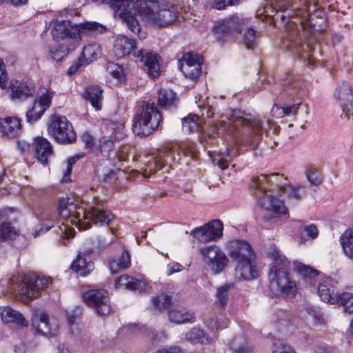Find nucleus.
Wrapping results in <instances>:
<instances>
[{
    "label": "nucleus",
    "mask_w": 353,
    "mask_h": 353,
    "mask_svg": "<svg viewBox=\"0 0 353 353\" xmlns=\"http://www.w3.org/2000/svg\"><path fill=\"white\" fill-rule=\"evenodd\" d=\"M76 210V204L70 202L69 199H61L59 205V214L63 219H70V211Z\"/></svg>",
    "instance_id": "nucleus-43"
},
{
    "label": "nucleus",
    "mask_w": 353,
    "mask_h": 353,
    "mask_svg": "<svg viewBox=\"0 0 353 353\" xmlns=\"http://www.w3.org/2000/svg\"><path fill=\"white\" fill-rule=\"evenodd\" d=\"M179 148L181 152L183 153L185 156L193 158L196 154V145L195 143L190 141H185L181 142Z\"/></svg>",
    "instance_id": "nucleus-53"
},
{
    "label": "nucleus",
    "mask_w": 353,
    "mask_h": 353,
    "mask_svg": "<svg viewBox=\"0 0 353 353\" xmlns=\"http://www.w3.org/2000/svg\"><path fill=\"white\" fill-rule=\"evenodd\" d=\"M109 4L125 23L128 28L139 38H145L137 19L139 15L150 23L159 27L171 25L176 18V9L170 0H92Z\"/></svg>",
    "instance_id": "nucleus-1"
},
{
    "label": "nucleus",
    "mask_w": 353,
    "mask_h": 353,
    "mask_svg": "<svg viewBox=\"0 0 353 353\" xmlns=\"http://www.w3.org/2000/svg\"><path fill=\"white\" fill-rule=\"evenodd\" d=\"M229 122L227 123L225 121H221L223 127L229 128L232 125L237 127L239 125H246L251 128L252 132L248 138V142L253 149H254L259 143L261 139L263 128L261 121L258 118H252L250 115L244 116L241 114L239 110H233L232 114L228 119Z\"/></svg>",
    "instance_id": "nucleus-7"
},
{
    "label": "nucleus",
    "mask_w": 353,
    "mask_h": 353,
    "mask_svg": "<svg viewBox=\"0 0 353 353\" xmlns=\"http://www.w3.org/2000/svg\"><path fill=\"white\" fill-rule=\"evenodd\" d=\"M80 313L81 310L79 308H77L75 310L72 311L71 312H67V321L71 327L75 325Z\"/></svg>",
    "instance_id": "nucleus-60"
},
{
    "label": "nucleus",
    "mask_w": 353,
    "mask_h": 353,
    "mask_svg": "<svg viewBox=\"0 0 353 353\" xmlns=\"http://www.w3.org/2000/svg\"><path fill=\"white\" fill-rule=\"evenodd\" d=\"M306 176L312 185H319L323 182L321 172L316 168H310L306 171Z\"/></svg>",
    "instance_id": "nucleus-51"
},
{
    "label": "nucleus",
    "mask_w": 353,
    "mask_h": 353,
    "mask_svg": "<svg viewBox=\"0 0 353 353\" xmlns=\"http://www.w3.org/2000/svg\"><path fill=\"white\" fill-rule=\"evenodd\" d=\"M35 157L43 165L48 163V158L52 155L53 150L51 143L43 137H36L34 141Z\"/></svg>",
    "instance_id": "nucleus-22"
},
{
    "label": "nucleus",
    "mask_w": 353,
    "mask_h": 353,
    "mask_svg": "<svg viewBox=\"0 0 353 353\" xmlns=\"http://www.w3.org/2000/svg\"><path fill=\"white\" fill-rule=\"evenodd\" d=\"M336 303L343 307L345 312L353 313V294L343 292L339 294Z\"/></svg>",
    "instance_id": "nucleus-41"
},
{
    "label": "nucleus",
    "mask_w": 353,
    "mask_h": 353,
    "mask_svg": "<svg viewBox=\"0 0 353 353\" xmlns=\"http://www.w3.org/2000/svg\"><path fill=\"white\" fill-rule=\"evenodd\" d=\"M83 298L86 304L99 315L108 314L111 311L110 298L105 290H90L83 294Z\"/></svg>",
    "instance_id": "nucleus-11"
},
{
    "label": "nucleus",
    "mask_w": 353,
    "mask_h": 353,
    "mask_svg": "<svg viewBox=\"0 0 353 353\" xmlns=\"http://www.w3.org/2000/svg\"><path fill=\"white\" fill-rule=\"evenodd\" d=\"M296 14H297V9L295 10V15H296L295 17H293V16L290 17V15H288V17H290V19L288 21V33L285 36V39L283 41V43L288 50L293 52L295 54H301L302 52H303L305 50H307L309 48V46H304L303 44V37H304V35H303V30L301 27H299L298 28H294L295 30L296 33H295V36L294 37L293 40L296 41V42H294V45L298 46L299 47L300 46L299 50L297 49L296 50L293 48L288 47L287 45V43H286L287 40H288V37H289L290 34V24L291 21H295L299 24V20H297L296 19L297 18L300 19V16L297 15Z\"/></svg>",
    "instance_id": "nucleus-24"
},
{
    "label": "nucleus",
    "mask_w": 353,
    "mask_h": 353,
    "mask_svg": "<svg viewBox=\"0 0 353 353\" xmlns=\"http://www.w3.org/2000/svg\"><path fill=\"white\" fill-rule=\"evenodd\" d=\"M48 132L59 143L70 144L77 140V134L72 123L65 116L58 114L50 116Z\"/></svg>",
    "instance_id": "nucleus-6"
},
{
    "label": "nucleus",
    "mask_w": 353,
    "mask_h": 353,
    "mask_svg": "<svg viewBox=\"0 0 353 353\" xmlns=\"http://www.w3.org/2000/svg\"><path fill=\"white\" fill-rule=\"evenodd\" d=\"M130 256L127 250H124L118 259H112L110 261L109 266L112 273L115 274L119 270H125L130 265Z\"/></svg>",
    "instance_id": "nucleus-35"
},
{
    "label": "nucleus",
    "mask_w": 353,
    "mask_h": 353,
    "mask_svg": "<svg viewBox=\"0 0 353 353\" xmlns=\"http://www.w3.org/2000/svg\"><path fill=\"white\" fill-rule=\"evenodd\" d=\"M81 139L87 148L92 149L95 145L94 138L87 132L81 135Z\"/></svg>",
    "instance_id": "nucleus-59"
},
{
    "label": "nucleus",
    "mask_w": 353,
    "mask_h": 353,
    "mask_svg": "<svg viewBox=\"0 0 353 353\" xmlns=\"http://www.w3.org/2000/svg\"><path fill=\"white\" fill-rule=\"evenodd\" d=\"M172 302V298L165 294L157 295L152 299V303L155 308L161 310L168 307Z\"/></svg>",
    "instance_id": "nucleus-49"
},
{
    "label": "nucleus",
    "mask_w": 353,
    "mask_h": 353,
    "mask_svg": "<svg viewBox=\"0 0 353 353\" xmlns=\"http://www.w3.org/2000/svg\"><path fill=\"white\" fill-rule=\"evenodd\" d=\"M335 96L345 117L347 119L351 117L353 118V90L351 85L346 81L341 82L336 88Z\"/></svg>",
    "instance_id": "nucleus-12"
},
{
    "label": "nucleus",
    "mask_w": 353,
    "mask_h": 353,
    "mask_svg": "<svg viewBox=\"0 0 353 353\" xmlns=\"http://www.w3.org/2000/svg\"><path fill=\"white\" fill-rule=\"evenodd\" d=\"M102 93L103 90L100 87L91 85L85 89L83 97L86 101H90L96 110H100L103 99Z\"/></svg>",
    "instance_id": "nucleus-28"
},
{
    "label": "nucleus",
    "mask_w": 353,
    "mask_h": 353,
    "mask_svg": "<svg viewBox=\"0 0 353 353\" xmlns=\"http://www.w3.org/2000/svg\"><path fill=\"white\" fill-rule=\"evenodd\" d=\"M199 117L196 114H189L187 117L183 119L182 125L183 128L191 132L198 129L199 127Z\"/></svg>",
    "instance_id": "nucleus-46"
},
{
    "label": "nucleus",
    "mask_w": 353,
    "mask_h": 353,
    "mask_svg": "<svg viewBox=\"0 0 353 353\" xmlns=\"http://www.w3.org/2000/svg\"><path fill=\"white\" fill-rule=\"evenodd\" d=\"M75 28L78 29V34L83 33H101L105 30V28L103 25L97 22H85L79 24Z\"/></svg>",
    "instance_id": "nucleus-39"
},
{
    "label": "nucleus",
    "mask_w": 353,
    "mask_h": 353,
    "mask_svg": "<svg viewBox=\"0 0 353 353\" xmlns=\"http://www.w3.org/2000/svg\"><path fill=\"white\" fill-rule=\"evenodd\" d=\"M303 232H305V235L303 233L300 234V241L301 243L308 240H314L317 237L319 234L317 228L314 224L303 226Z\"/></svg>",
    "instance_id": "nucleus-47"
},
{
    "label": "nucleus",
    "mask_w": 353,
    "mask_h": 353,
    "mask_svg": "<svg viewBox=\"0 0 353 353\" xmlns=\"http://www.w3.org/2000/svg\"><path fill=\"white\" fill-rule=\"evenodd\" d=\"M168 318L170 322L181 324L191 322L194 315L183 307L173 306L168 310Z\"/></svg>",
    "instance_id": "nucleus-27"
},
{
    "label": "nucleus",
    "mask_w": 353,
    "mask_h": 353,
    "mask_svg": "<svg viewBox=\"0 0 353 353\" xmlns=\"http://www.w3.org/2000/svg\"><path fill=\"white\" fill-rule=\"evenodd\" d=\"M107 70L114 78L119 81L124 78L123 69L119 64L114 63H109L107 66Z\"/></svg>",
    "instance_id": "nucleus-56"
},
{
    "label": "nucleus",
    "mask_w": 353,
    "mask_h": 353,
    "mask_svg": "<svg viewBox=\"0 0 353 353\" xmlns=\"http://www.w3.org/2000/svg\"><path fill=\"white\" fill-rule=\"evenodd\" d=\"M268 255L274 261V265L270 268L269 273L271 290L274 293H293L296 285L288 276V268L290 262L284 255L274 248L269 252Z\"/></svg>",
    "instance_id": "nucleus-3"
},
{
    "label": "nucleus",
    "mask_w": 353,
    "mask_h": 353,
    "mask_svg": "<svg viewBox=\"0 0 353 353\" xmlns=\"http://www.w3.org/2000/svg\"><path fill=\"white\" fill-rule=\"evenodd\" d=\"M254 259H250L236 263L234 276L236 280H250L259 276Z\"/></svg>",
    "instance_id": "nucleus-20"
},
{
    "label": "nucleus",
    "mask_w": 353,
    "mask_h": 353,
    "mask_svg": "<svg viewBox=\"0 0 353 353\" xmlns=\"http://www.w3.org/2000/svg\"><path fill=\"white\" fill-rule=\"evenodd\" d=\"M261 206L267 210L272 211L276 214H285L287 213V208L282 201L270 196L268 198H263L260 201Z\"/></svg>",
    "instance_id": "nucleus-31"
},
{
    "label": "nucleus",
    "mask_w": 353,
    "mask_h": 353,
    "mask_svg": "<svg viewBox=\"0 0 353 353\" xmlns=\"http://www.w3.org/2000/svg\"><path fill=\"white\" fill-rule=\"evenodd\" d=\"M231 287L232 285H225L217 290L216 297L221 307H224L228 301L229 290Z\"/></svg>",
    "instance_id": "nucleus-55"
},
{
    "label": "nucleus",
    "mask_w": 353,
    "mask_h": 353,
    "mask_svg": "<svg viewBox=\"0 0 353 353\" xmlns=\"http://www.w3.org/2000/svg\"><path fill=\"white\" fill-rule=\"evenodd\" d=\"M201 63V59L198 54L186 53L180 62V70L187 78L196 80L200 77Z\"/></svg>",
    "instance_id": "nucleus-15"
},
{
    "label": "nucleus",
    "mask_w": 353,
    "mask_h": 353,
    "mask_svg": "<svg viewBox=\"0 0 353 353\" xmlns=\"http://www.w3.org/2000/svg\"><path fill=\"white\" fill-rule=\"evenodd\" d=\"M10 97L12 100H24L32 97L35 91L33 83L12 80L10 83Z\"/></svg>",
    "instance_id": "nucleus-18"
},
{
    "label": "nucleus",
    "mask_w": 353,
    "mask_h": 353,
    "mask_svg": "<svg viewBox=\"0 0 353 353\" xmlns=\"http://www.w3.org/2000/svg\"><path fill=\"white\" fill-rule=\"evenodd\" d=\"M227 252L232 261H239L254 259V253L251 245L243 240H234L228 243Z\"/></svg>",
    "instance_id": "nucleus-14"
},
{
    "label": "nucleus",
    "mask_w": 353,
    "mask_h": 353,
    "mask_svg": "<svg viewBox=\"0 0 353 353\" xmlns=\"http://www.w3.org/2000/svg\"><path fill=\"white\" fill-rule=\"evenodd\" d=\"M279 190L281 193H287L289 198H294L297 200L300 199L301 196L305 194L304 187L301 186L291 187L282 185H279Z\"/></svg>",
    "instance_id": "nucleus-42"
},
{
    "label": "nucleus",
    "mask_w": 353,
    "mask_h": 353,
    "mask_svg": "<svg viewBox=\"0 0 353 353\" xmlns=\"http://www.w3.org/2000/svg\"><path fill=\"white\" fill-rule=\"evenodd\" d=\"M52 97L53 92L46 90L39 98L36 99H37V103L46 110L51 105Z\"/></svg>",
    "instance_id": "nucleus-58"
},
{
    "label": "nucleus",
    "mask_w": 353,
    "mask_h": 353,
    "mask_svg": "<svg viewBox=\"0 0 353 353\" xmlns=\"http://www.w3.org/2000/svg\"><path fill=\"white\" fill-rule=\"evenodd\" d=\"M45 111L46 110L37 103V99H35L32 108L26 112L27 121L30 123L37 121Z\"/></svg>",
    "instance_id": "nucleus-44"
},
{
    "label": "nucleus",
    "mask_w": 353,
    "mask_h": 353,
    "mask_svg": "<svg viewBox=\"0 0 353 353\" xmlns=\"http://www.w3.org/2000/svg\"><path fill=\"white\" fill-rule=\"evenodd\" d=\"M83 212V219L89 220L94 224H109L113 219V215L105 211L99 205L90 206L87 209L80 208Z\"/></svg>",
    "instance_id": "nucleus-19"
},
{
    "label": "nucleus",
    "mask_w": 353,
    "mask_h": 353,
    "mask_svg": "<svg viewBox=\"0 0 353 353\" xmlns=\"http://www.w3.org/2000/svg\"><path fill=\"white\" fill-rule=\"evenodd\" d=\"M203 261L214 274L221 272L228 265L225 254L216 245H208L199 250Z\"/></svg>",
    "instance_id": "nucleus-8"
},
{
    "label": "nucleus",
    "mask_w": 353,
    "mask_h": 353,
    "mask_svg": "<svg viewBox=\"0 0 353 353\" xmlns=\"http://www.w3.org/2000/svg\"><path fill=\"white\" fill-rule=\"evenodd\" d=\"M161 119V114L154 102L143 101L140 112L134 117L133 132L139 136H149L157 129Z\"/></svg>",
    "instance_id": "nucleus-4"
},
{
    "label": "nucleus",
    "mask_w": 353,
    "mask_h": 353,
    "mask_svg": "<svg viewBox=\"0 0 353 353\" xmlns=\"http://www.w3.org/2000/svg\"><path fill=\"white\" fill-rule=\"evenodd\" d=\"M318 294L323 301L331 304L336 303L339 296L335 292V288L329 283L319 284L318 286Z\"/></svg>",
    "instance_id": "nucleus-32"
},
{
    "label": "nucleus",
    "mask_w": 353,
    "mask_h": 353,
    "mask_svg": "<svg viewBox=\"0 0 353 353\" xmlns=\"http://www.w3.org/2000/svg\"><path fill=\"white\" fill-rule=\"evenodd\" d=\"M136 44L134 39L121 35L114 41L113 52L116 57L121 58L130 54L131 52L134 54V52L132 50H134Z\"/></svg>",
    "instance_id": "nucleus-26"
},
{
    "label": "nucleus",
    "mask_w": 353,
    "mask_h": 353,
    "mask_svg": "<svg viewBox=\"0 0 353 353\" xmlns=\"http://www.w3.org/2000/svg\"><path fill=\"white\" fill-rule=\"evenodd\" d=\"M231 156L228 149L224 152H219L212 157L214 164L218 165L223 170L228 168Z\"/></svg>",
    "instance_id": "nucleus-45"
},
{
    "label": "nucleus",
    "mask_w": 353,
    "mask_h": 353,
    "mask_svg": "<svg viewBox=\"0 0 353 353\" xmlns=\"http://www.w3.org/2000/svg\"><path fill=\"white\" fill-rule=\"evenodd\" d=\"M51 34L53 39L57 41L67 38L72 39L78 35V29L72 26L70 21H56L54 23Z\"/></svg>",
    "instance_id": "nucleus-21"
},
{
    "label": "nucleus",
    "mask_w": 353,
    "mask_h": 353,
    "mask_svg": "<svg viewBox=\"0 0 353 353\" xmlns=\"http://www.w3.org/2000/svg\"><path fill=\"white\" fill-rule=\"evenodd\" d=\"M115 287L117 288H124L141 292L147 290L148 284L143 280H139L128 274H123L115 280Z\"/></svg>",
    "instance_id": "nucleus-23"
},
{
    "label": "nucleus",
    "mask_w": 353,
    "mask_h": 353,
    "mask_svg": "<svg viewBox=\"0 0 353 353\" xmlns=\"http://www.w3.org/2000/svg\"><path fill=\"white\" fill-rule=\"evenodd\" d=\"M134 57L139 59L145 70L152 78H157L161 73L160 57L149 50L141 49L134 52Z\"/></svg>",
    "instance_id": "nucleus-13"
},
{
    "label": "nucleus",
    "mask_w": 353,
    "mask_h": 353,
    "mask_svg": "<svg viewBox=\"0 0 353 353\" xmlns=\"http://www.w3.org/2000/svg\"><path fill=\"white\" fill-rule=\"evenodd\" d=\"M273 353H296L295 351L288 345L283 344L275 345L273 349Z\"/></svg>",
    "instance_id": "nucleus-63"
},
{
    "label": "nucleus",
    "mask_w": 353,
    "mask_h": 353,
    "mask_svg": "<svg viewBox=\"0 0 353 353\" xmlns=\"http://www.w3.org/2000/svg\"><path fill=\"white\" fill-rule=\"evenodd\" d=\"M16 234L13 228L8 223L0 225V239L2 240L11 239Z\"/></svg>",
    "instance_id": "nucleus-57"
},
{
    "label": "nucleus",
    "mask_w": 353,
    "mask_h": 353,
    "mask_svg": "<svg viewBox=\"0 0 353 353\" xmlns=\"http://www.w3.org/2000/svg\"><path fill=\"white\" fill-rule=\"evenodd\" d=\"M246 341L244 337L239 336L235 337L230 343V348L236 353H248L245 347Z\"/></svg>",
    "instance_id": "nucleus-48"
},
{
    "label": "nucleus",
    "mask_w": 353,
    "mask_h": 353,
    "mask_svg": "<svg viewBox=\"0 0 353 353\" xmlns=\"http://www.w3.org/2000/svg\"><path fill=\"white\" fill-rule=\"evenodd\" d=\"M293 270L296 272L303 279L310 282L319 274V272L317 270L298 261L293 263Z\"/></svg>",
    "instance_id": "nucleus-33"
},
{
    "label": "nucleus",
    "mask_w": 353,
    "mask_h": 353,
    "mask_svg": "<svg viewBox=\"0 0 353 353\" xmlns=\"http://www.w3.org/2000/svg\"><path fill=\"white\" fill-rule=\"evenodd\" d=\"M300 106V103H296L293 104L292 105L283 107L281 108V112L283 114V115H291V114H295Z\"/></svg>",
    "instance_id": "nucleus-64"
},
{
    "label": "nucleus",
    "mask_w": 353,
    "mask_h": 353,
    "mask_svg": "<svg viewBox=\"0 0 353 353\" xmlns=\"http://www.w3.org/2000/svg\"><path fill=\"white\" fill-rule=\"evenodd\" d=\"M51 282L50 278L40 277L30 273L23 275L20 283L13 284L12 290L21 301L28 303L30 300L40 296L41 291L48 288Z\"/></svg>",
    "instance_id": "nucleus-5"
},
{
    "label": "nucleus",
    "mask_w": 353,
    "mask_h": 353,
    "mask_svg": "<svg viewBox=\"0 0 353 353\" xmlns=\"http://www.w3.org/2000/svg\"><path fill=\"white\" fill-rule=\"evenodd\" d=\"M341 245L345 255L353 260V230L345 232L341 237Z\"/></svg>",
    "instance_id": "nucleus-40"
},
{
    "label": "nucleus",
    "mask_w": 353,
    "mask_h": 353,
    "mask_svg": "<svg viewBox=\"0 0 353 353\" xmlns=\"http://www.w3.org/2000/svg\"><path fill=\"white\" fill-rule=\"evenodd\" d=\"M171 155V151L167 148L158 150L154 154L147 157V161L143 168V176L145 178L149 177L151 174L161 170L165 165V158Z\"/></svg>",
    "instance_id": "nucleus-16"
},
{
    "label": "nucleus",
    "mask_w": 353,
    "mask_h": 353,
    "mask_svg": "<svg viewBox=\"0 0 353 353\" xmlns=\"http://www.w3.org/2000/svg\"><path fill=\"white\" fill-rule=\"evenodd\" d=\"M223 225L219 219L212 220L202 226L196 227L190 235L200 243H205L216 241L223 236Z\"/></svg>",
    "instance_id": "nucleus-9"
},
{
    "label": "nucleus",
    "mask_w": 353,
    "mask_h": 353,
    "mask_svg": "<svg viewBox=\"0 0 353 353\" xmlns=\"http://www.w3.org/2000/svg\"><path fill=\"white\" fill-rule=\"evenodd\" d=\"M100 54L99 46L97 43H90L85 46L82 51L81 57L86 64H89L97 59Z\"/></svg>",
    "instance_id": "nucleus-38"
},
{
    "label": "nucleus",
    "mask_w": 353,
    "mask_h": 353,
    "mask_svg": "<svg viewBox=\"0 0 353 353\" xmlns=\"http://www.w3.org/2000/svg\"><path fill=\"white\" fill-rule=\"evenodd\" d=\"M5 64L1 59H0V87L2 89L6 87L7 74L5 71Z\"/></svg>",
    "instance_id": "nucleus-61"
},
{
    "label": "nucleus",
    "mask_w": 353,
    "mask_h": 353,
    "mask_svg": "<svg viewBox=\"0 0 353 353\" xmlns=\"http://www.w3.org/2000/svg\"><path fill=\"white\" fill-rule=\"evenodd\" d=\"M0 314L2 320L6 323L13 322L23 327L28 326V322L25 319L23 315L10 307L1 309Z\"/></svg>",
    "instance_id": "nucleus-30"
},
{
    "label": "nucleus",
    "mask_w": 353,
    "mask_h": 353,
    "mask_svg": "<svg viewBox=\"0 0 353 353\" xmlns=\"http://www.w3.org/2000/svg\"><path fill=\"white\" fill-rule=\"evenodd\" d=\"M32 326L38 332L43 335L54 336L59 331L58 324L55 321H49L48 315L45 313L35 314L32 320Z\"/></svg>",
    "instance_id": "nucleus-17"
},
{
    "label": "nucleus",
    "mask_w": 353,
    "mask_h": 353,
    "mask_svg": "<svg viewBox=\"0 0 353 353\" xmlns=\"http://www.w3.org/2000/svg\"><path fill=\"white\" fill-rule=\"evenodd\" d=\"M80 208H82L81 207H77L76 205V210H71L70 211V222L71 223H75L76 222L79 223V227H83V230H87L90 228V223H81V217L83 218V212L80 210Z\"/></svg>",
    "instance_id": "nucleus-52"
},
{
    "label": "nucleus",
    "mask_w": 353,
    "mask_h": 353,
    "mask_svg": "<svg viewBox=\"0 0 353 353\" xmlns=\"http://www.w3.org/2000/svg\"><path fill=\"white\" fill-rule=\"evenodd\" d=\"M266 175H261L254 177L252 181V186L256 190V196L260 201L264 198V194L267 192V188L269 187V181Z\"/></svg>",
    "instance_id": "nucleus-36"
},
{
    "label": "nucleus",
    "mask_w": 353,
    "mask_h": 353,
    "mask_svg": "<svg viewBox=\"0 0 353 353\" xmlns=\"http://www.w3.org/2000/svg\"><path fill=\"white\" fill-rule=\"evenodd\" d=\"M158 105L165 110L175 108L176 107V93L170 89H161L158 94Z\"/></svg>",
    "instance_id": "nucleus-29"
},
{
    "label": "nucleus",
    "mask_w": 353,
    "mask_h": 353,
    "mask_svg": "<svg viewBox=\"0 0 353 353\" xmlns=\"http://www.w3.org/2000/svg\"><path fill=\"white\" fill-rule=\"evenodd\" d=\"M244 24V19L232 16L228 19L216 21L212 29L213 34L217 41H223L239 33Z\"/></svg>",
    "instance_id": "nucleus-10"
},
{
    "label": "nucleus",
    "mask_w": 353,
    "mask_h": 353,
    "mask_svg": "<svg viewBox=\"0 0 353 353\" xmlns=\"http://www.w3.org/2000/svg\"><path fill=\"white\" fill-rule=\"evenodd\" d=\"M0 130L3 136L8 138H14L21 132V121L19 118L14 117L0 119Z\"/></svg>",
    "instance_id": "nucleus-25"
},
{
    "label": "nucleus",
    "mask_w": 353,
    "mask_h": 353,
    "mask_svg": "<svg viewBox=\"0 0 353 353\" xmlns=\"http://www.w3.org/2000/svg\"><path fill=\"white\" fill-rule=\"evenodd\" d=\"M87 65L83 60V57L81 56L79 59L75 61L68 70V74L71 75L75 73L82 65Z\"/></svg>",
    "instance_id": "nucleus-62"
},
{
    "label": "nucleus",
    "mask_w": 353,
    "mask_h": 353,
    "mask_svg": "<svg viewBox=\"0 0 353 353\" xmlns=\"http://www.w3.org/2000/svg\"><path fill=\"white\" fill-rule=\"evenodd\" d=\"M114 147V144L113 141L107 137H102L99 140V150L103 156H109Z\"/></svg>",
    "instance_id": "nucleus-54"
},
{
    "label": "nucleus",
    "mask_w": 353,
    "mask_h": 353,
    "mask_svg": "<svg viewBox=\"0 0 353 353\" xmlns=\"http://www.w3.org/2000/svg\"><path fill=\"white\" fill-rule=\"evenodd\" d=\"M72 269L79 274L84 276L88 275L94 269V264L91 261H87L86 259L79 255L71 265Z\"/></svg>",
    "instance_id": "nucleus-34"
},
{
    "label": "nucleus",
    "mask_w": 353,
    "mask_h": 353,
    "mask_svg": "<svg viewBox=\"0 0 353 353\" xmlns=\"http://www.w3.org/2000/svg\"><path fill=\"white\" fill-rule=\"evenodd\" d=\"M257 34L252 28L246 30L243 34V43L248 49H252L256 46Z\"/></svg>",
    "instance_id": "nucleus-50"
},
{
    "label": "nucleus",
    "mask_w": 353,
    "mask_h": 353,
    "mask_svg": "<svg viewBox=\"0 0 353 353\" xmlns=\"http://www.w3.org/2000/svg\"><path fill=\"white\" fill-rule=\"evenodd\" d=\"M301 1H303L302 7L297 8L296 14L300 16V19H296L299 20V24L295 21H291L290 24V34L286 42L288 47L293 48L296 50H299L300 46L294 45V42H296L293 40L296 33L294 28L301 27L303 30L304 38L309 37L315 30L314 18H323L321 15L323 14L316 0H301Z\"/></svg>",
    "instance_id": "nucleus-2"
},
{
    "label": "nucleus",
    "mask_w": 353,
    "mask_h": 353,
    "mask_svg": "<svg viewBox=\"0 0 353 353\" xmlns=\"http://www.w3.org/2000/svg\"><path fill=\"white\" fill-rule=\"evenodd\" d=\"M185 339L192 343H199L208 344L211 342V339L206 336L205 333L197 327H193L185 334Z\"/></svg>",
    "instance_id": "nucleus-37"
}]
</instances>
